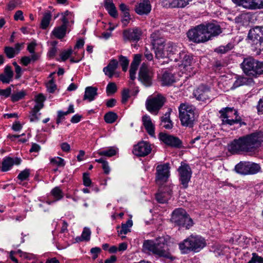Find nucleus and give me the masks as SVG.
Segmentation results:
<instances>
[{"instance_id": "obj_1", "label": "nucleus", "mask_w": 263, "mask_h": 263, "mask_svg": "<svg viewBox=\"0 0 263 263\" xmlns=\"http://www.w3.org/2000/svg\"><path fill=\"white\" fill-rule=\"evenodd\" d=\"M263 141V132H256L239 137L231 141L228 145L232 154L254 152Z\"/></svg>"}, {"instance_id": "obj_2", "label": "nucleus", "mask_w": 263, "mask_h": 263, "mask_svg": "<svg viewBox=\"0 0 263 263\" xmlns=\"http://www.w3.org/2000/svg\"><path fill=\"white\" fill-rule=\"evenodd\" d=\"M143 248L153 254L160 257L172 259L166 243V240L163 237H159L155 240H146L144 241Z\"/></svg>"}, {"instance_id": "obj_3", "label": "nucleus", "mask_w": 263, "mask_h": 263, "mask_svg": "<svg viewBox=\"0 0 263 263\" xmlns=\"http://www.w3.org/2000/svg\"><path fill=\"white\" fill-rule=\"evenodd\" d=\"M205 246V239L198 235H191L179 243V249L183 254H187L191 251L198 252Z\"/></svg>"}, {"instance_id": "obj_4", "label": "nucleus", "mask_w": 263, "mask_h": 263, "mask_svg": "<svg viewBox=\"0 0 263 263\" xmlns=\"http://www.w3.org/2000/svg\"><path fill=\"white\" fill-rule=\"evenodd\" d=\"M241 68L243 72L248 76L257 78L263 74V62L251 57L243 60L241 64Z\"/></svg>"}, {"instance_id": "obj_5", "label": "nucleus", "mask_w": 263, "mask_h": 263, "mask_svg": "<svg viewBox=\"0 0 263 263\" xmlns=\"http://www.w3.org/2000/svg\"><path fill=\"white\" fill-rule=\"evenodd\" d=\"M179 111L181 124L184 126L192 127L197 118L195 107L182 103L179 107Z\"/></svg>"}, {"instance_id": "obj_6", "label": "nucleus", "mask_w": 263, "mask_h": 263, "mask_svg": "<svg viewBox=\"0 0 263 263\" xmlns=\"http://www.w3.org/2000/svg\"><path fill=\"white\" fill-rule=\"evenodd\" d=\"M222 124L232 125L239 123L240 126L246 124L241 122V118L238 116V112L233 108L226 107L219 111Z\"/></svg>"}, {"instance_id": "obj_7", "label": "nucleus", "mask_w": 263, "mask_h": 263, "mask_svg": "<svg viewBox=\"0 0 263 263\" xmlns=\"http://www.w3.org/2000/svg\"><path fill=\"white\" fill-rule=\"evenodd\" d=\"M171 221L176 225L190 229L193 226V221L186 211L182 208L175 210L172 214Z\"/></svg>"}, {"instance_id": "obj_8", "label": "nucleus", "mask_w": 263, "mask_h": 263, "mask_svg": "<svg viewBox=\"0 0 263 263\" xmlns=\"http://www.w3.org/2000/svg\"><path fill=\"white\" fill-rule=\"evenodd\" d=\"M187 34L189 40L195 43H200L208 41L204 24L197 25L189 30Z\"/></svg>"}, {"instance_id": "obj_9", "label": "nucleus", "mask_w": 263, "mask_h": 263, "mask_svg": "<svg viewBox=\"0 0 263 263\" xmlns=\"http://www.w3.org/2000/svg\"><path fill=\"white\" fill-rule=\"evenodd\" d=\"M165 101V98L161 95H157L147 99L145 105L147 110L151 114L157 115Z\"/></svg>"}, {"instance_id": "obj_10", "label": "nucleus", "mask_w": 263, "mask_h": 263, "mask_svg": "<svg viewBox=\"0 0 263 263\" xmlns=\"http://www.w3.org/2000/svg\"><path fill=\"white\" fill-rule=\"evenodd\" d=\"M235 170L241 175L255 174L259 172L260 167L259 164L251 162H240L235 166Z\"/></svg>"}, {"instance_id": "obj_11", "label": "nucleus", "mask_w": 263, "mask_h": 263, "mask_svg": "<svg viewBox=\"0 0 263 263\" xmlns=\"http://www.w3.org/2000/svg\"><path fill=\"white\" fill-rule=\"evenodd\" d=\"M179 174V180L183 188L186 189L188 186V183L192 176V170L190 166L185 163H181L178 168Z\"/></svg>"}, {"instance_id": "obj_12", "label": "nucleus", "mask_w": 263, "mask_h": 263, "mask_svg": "<svg viewBox=\"0 0 263 263\" xmlns=\"http://www.w3.org/2000/svg\"><path fill=\"white\" fill-rule=\"evenodd\" d=\"M153 76V72L148 69L147 65L143 63L139 71V80L146 86H149L152 84Z\"/></svg>"}, {"instance_id": "obj_13", "label": "nucleus", "mask_w": 263, "mask_h": 263, "mask_svg": "<svg viewBox=\"0 0 263 263\" xmlns=\"http://www.w3.org/2000/svg\"><path fill=\"white\" fill-rule=\"evenodd\" d=\"M159 138L161 141L170 146L175 148L181 147V141L176 137L166 133H161L159 134Z\"/></svg>"}, {"instance_id": "obj_14", "label": "nucleus", "mask_w": 263, "mask_h": 263, "mask_svg": "<svg viewBox=\"0 0 263 263\" xmlns=\"http://www.w3.org/2000/svg\"><path fill=\"white\" fill-rule=\"evenodd\" d=\"M234 3L243 7L254 10L263 8V0H232Z\"/></svg>"}, {"instance_id": "obj_15", "label": "nucleus", "mask_w": 263, "mask_h": 263, "mask_svg": "<svg viewBox=\"0 0 263 263\" xmlns=\"http://www.w3.org/2000/svg\"><path fill=\"white\" fill-rule=\"evenodd\" d=\"M248 38L252 43L257 45L263 43V36H262L261 27L256 26L251 29L248 35Z\"/></svg>"}, {"instance_id": "obj_16", "label": "nucleus", "mask_w": 263, "mask_h": 263, "mask_svg": "<svg viewBox=\"0 0 263 263\" xmlns=\"http://www.w3.org/2000/svg\"><path fill=\"white\" fill-rule=\"evenodd\" d=\"M142 34L141 31L138 28L125 30L123 32V37L124 41L137 42L139 41Z\"/></svg>"}, {"instance_id": "obj_17", "label": "nucleus", "mask_w": 263, "mask_h": 263, "mask_svg": "<svg viewBox=\"0 0 263 263\" xmlns=\"http://www.w3.org/2000/svg\"><path fill=\"white\" fill-rule=\"evenodd\" d=\"M211 94L210 88L203 85H200L193 92L196 99L201 101L210 99Z\"/></svg>"}, {"instance_id": "obj_18", "label": "nucleus", "mask_w": 263, "mask_h": 263, "mask_svg": "<svg viewBox=\"0 0 263 263\" xmlns=\"http://www.w3.org/2000/svg\"><path fill=\"white\" fill-rule=\"evenodd\" d=\"M151 150V146L148 143L141 141L134 146L133 153L136 156L144 157L149 154Z\"/></svg>"}, {"instance_id": "obj_19", "label": "nucleus", "mask_w": 263, "mask_h": 263, "mask_svg": "<svg viewBox=\"0 0 263 263\" xmlns=\"http://www.w3.org/2000/svg\"><path fill=\"white\" fill-rule=\"evenodd\" d=\"M193 60L192 57L187 52L184 51H180L177 54L176 57L174 58L175 62H180L179 66H183L184 68L190 66Z\"/></svg>"}, {"instance_id": "obj_20", "label": "nucleus", "mask_w": 263, "mask_h": 263, "mask_svg": "<svg viewBox=\"0 0 263 263\" xmlns=\"http://www.w3.org/2000/svg\"><path fill=\"white\" fill-rule=\"evenodd\" d=\"M156 171V180L161 182L166 181L169 176V164L165 163L163 165H158Z\"/></svg>"}, {"instance_id": "obj_21", "label": "nucleus", "mask_w": 263, "mask_h": 263, "mask_svg": "<svg viewBox=\"0 0 263 263\" xmlns=\"http://www.w3.org/2000/svg\"><path fill=\"white\" fill-rule=\"evenodd\" d=\"M205 30L208 41L212 39V37L217 36L221 33V30L219 25L214 23L204 24Z\"/></svg>"}, {"instance_id": "obj_22", "label": "nucleus", "mask_w": 263, "mask_h": 263, "mask_svg": "<svg viewBox=\"0 0 263 263\" xmlns=\"http://www.w3.org/2000/svg\"><path fill=\"white\" fill-rule=\"evenodd\" d=\"M135 12L139 15H147L151 10V5L149 0H143L137 4L135 8Z\"/></svg>"}, {"instance_id": "obj_23", "label": "nucleus", "mask_w": 263, "mask_h": 263, "mask_svg": "<svg viewBox=\"0 0 263 263\" xmlns=\"http://www.w3.org/2000/svg\"><path fill=\"white\" fill-rule=\"evenodd\" d=\"M21 162V159L17 157H6L3 161L2 171L7 172L10 170L13 165H19Z\"/></svg>"}, {"instance_id": "obj_24", "label": "nucleus", "mask_w": 263, "mask_h": 263, "mask_svg": "<svg viewBox=\"0 0 263 263\" xmlns=\"http://www.w3.org/2000/svg\"><path fill=\"white\" fill-rule=\"evenodd\" d=\"M165 49L167 53V57L170 58L171 60H174V58L176 57L175 54L180 51V48L176 44L172 42H168L165 44Z\"/></svg>"}, {"instance_id": "obj_25", "label": "nucleus", "mask_w": 263, "mask_h": 263, "mask_svg": "<svg viewBox=\"0 0 263 263\" xmlns=\"http://www.w3.org/2000/svg\"><path fill=\"white\" fill-rule=\"evenodd\" d=\"M13 74L11 66L7 65L4 69V72L0 74V81L4 84H9L12 81Z\"/></svg>"}, {"instance_id": "obj_26", "label": "nucleus", "mask_w": 263, "mask_h": 263, "mask_svg": "<svg viewBox=\"0 0 263 263\" xmlns=\"http://www.w3.org/2000/svg\"><path fill=\"white\" fill-rule=\"evenodd\" d=\"M118 65V61L115 59H112L110 61L108 65L103 68V72L106 76H108L109 78H111L115 74Z\"/></svg>"}, {"instance_id": "obj_27", "label": "nucleus", "mask_w": 263, "mask_h": 263, "mask_svg": "<svg viewBox=\"0 0 263 263\" xmlns=\"http://www.w3.org/2000/svg\"><path fill=\"white\" fill-rule=\"evenodd\" d=\"M142 122L148 134L151 136H154L155 135V126L152 123L151 117L147 115L143 116Z\"/></svg>"}, {"instance_id": "obj_28", "label": "nucleus", "mask_w": 263, "mask_h": 263, "mask_svg": "<svg viewBox=\"0 0 263 263\" xmlns=\"http://www.w3.org/2000/svg\"><path fill=\"white\" fill-rule=\"evenodd\" d=\"M192 0H166L164 3L166 6L171 8H183Z\"/></svg>"}, {"instance_id": "obj_29", "label": "nucleus", "mask_w": 263, "mask_h": 263, "mask_svg": "<svg viewBox=\"0 0 263 263\" xmlns=\"http://www.w3.org/2000/svg\"><path fill=\"white\" fill-rule=\"evenodd\" d=\"M254 81L252 78L239 76L234 82L232 86L233 88H236L242 85H251L254 84Z\"/></svg>"}, {"instance_id": "obj_30", "label": "nucleus", "mask_w": 263, "mask_h": 263, "mask_svg": "<svg viewBox=\"0 0 263 263\" xmlns=\"http://www.w3.org/2000/svg\"><path fill=\"white\" fill-rule=\"evenodd\" d=\"M98 89L96 87L89 86L85 88L84 100H88L89 102L94 100L97 96Z\"/></svg>"}, {"instance_id": "obj_31", "label": "nucleus", "mask_w": 263, "mask_h": 263, "mask_svg": "<svg viewBox=\"0 0 263 263\" xmlns=\"http://www.w3.org/2000/svg\"><path fill=\"white\" fill-rule=\"evenodd\" d=\"M104 7L110 16L114 18L118 17V12L112 0H105Z\"/></svg>"}, {"instance_id": "obj_32", "label": "nucleus", "mask_w": 263, "mask_h": 263, "mask_svg": "<svg viewBox=\"0 0 263 263\" xmlns=\"http://www.w3.org/2000/svg\"><path fill=\"white\" fill-rule=\"evenodd\" d=\"M67 27L64 25L55 27L51 33V35L58 39H63L66 35Z\"/></svg>"}, {"instance_id": "obj_33", "label": "nucleus", "mask_w": 263, "mask_h": 263, "mask_svg": "<svg viewBox=\"0 0 263 263\" xmlns=\"http://www.w3.org/2000/svg\"><path fill=\"white\" fill-rule=\"evenodd\" d=\"M161 84L163 86L170 85L175 82L174 75L167 71H165L161 78Z\"/></svg>"}, {"instance_id": "obj_34", "label": "nucleus", "mask_w": 263, "mask_h": 263, "mask_svg": "<svg viewBox=\"0 0 263 263\" xmlns=\"http://www.w3.org/2000/svg\"><path fill=\"white\" fill-rule=\"evenodd\" d=\"M171 110L166 112L164 116L161 117V125L166 129H171L173 127V124L170 120Z\"/></svg>"}, {"instance_id": "obj_35", "label": "nucleus", "mask_w": 263, "mask_h": 263, "mask_svg": "<svg viewBox=\"0 0 263 263\" xmlns=\"http://www.w3.org/2000/svg\"><path fill=\"white\" fill-rule=\"evenodd\" d=\"M118 149L114 147H109L107 149L104 150H100L98 152V154L100 156H105L110 157L116 155Z\"/></svg>"}, {"instance_id": "obj_36", "label": "nucleus", "mask_w": 263, "mask_h": 263, "mask_svg": "<svg viewBox=\"0 0 263 263\" xmlns=\"http://www.w3.org/2000/svg\"><path fill=\"white\" fill-rule=\"evenodd\" d=\"M41 109V106L33 107L30 112V115L29 116V119L31 122H37L39 120V116H40L41 113H39V112Z\"/></svg>"}, {"instance_id": "obj_37", "label": "nucleus", "mask_w": 263, "mask_h": 263, "mask_svg": "<svg viewBox=\"0 0 263 263\" xmlns=\"http://www.w3.org/2000/svg\"><path fill=\"white\" fill-rule=\"evenodd\" d=\"M165 46H160L156 48L155 49V57L157 59H163L167 57V53L165 49Z\"/></svg>"}, {"instance_id": "obj_38", "label": "nucleus", "mask_w": 263, "mask_h": 263, "mask_svg": "<svg viewBox=\"0 0 263 263\" xmlns=\"http://www.w3.org/2000/svg\"><path fill=\"white\" fill-rule=\"evenodd\" d=\"M26 95L27 92L25 90L15 91L11 96V101L13 102H17L24 98Z\"/></svg>"}, {"instance_id": "obj_39", "label": "nucleus", "mask_w": 263, "mask_h": 263, "mask_svg": "<svg viewBox=\"0 0 263 263\" xmlns=\"http://www.w3.org/2000/svg\"><path fill=\"white\" fill-rule=\"evenodd\" d=\"M51 18V15L50 12H46L43 17L41 23V27L43 29H46L49 25Z\"/></svg>"}, {"instance_id": "obj_40", "label": "nucleus", "mask_w": 263, "mask_h": 263, "mask_svg": "<svg viewBox=\"0 0 263 263\" xmlns=\"http://www.w3.org/2000/svg\"><path fill=\"white\" fill-rule=\"evenodd\" d=\"M51 194L55 198V200L53 201L54 202L62 199L64 197L62 191L58 186L53 188L51 191Z\"/></svg>"}, {"instance_id": "obj_41", "label": "nucleus", "mask_w": 263, "mask_h": 263, "mask_svg": "<svg viewBox=\"0 0 263 263\" xmlns=\"http://www.w3.org/2000/svg\"><path fill=\"white\" fill-rule=\"evenodd\" d=\"M133 226V221L132 220H128L125 223H122L121 228L118 230L119 234H126L130 231L129 228Z\"/></svg>"}, {"instance_id": "obj_42", "label": "nucleus", "mask_w": 263, "mask_h": 263, "mask_svg": "<svg viewBox=\"0 0 263 263\" xmlns=\"http://www.w3.org/2000/svg\"><path fill=\"white\" fill-rule=\"evenodd\" d=\"M170 197L171 195L170 193H159L156 195V200L160 203L167 202Z\"/></svg>"}, {"instance_id": "obj_43", "label": "nucleus", "mask_w": 263, "mask_h": 263, "mask_svg": "<svg viewBox=\"0 0 263 263\" xmlns=\"http://www.w3.org/2000/svg\"><path fill=\"white\" fill-rule=\"evenodd\" d=\"M17 254L20 255V257H23L24 258L30 259H31V255L30 254H29L26 252H23L21 250H18L17 251H11L10 252V258L11 259L15 262H17V259L13 256V254Z\"/></svg>"}, {"instance_id": "obj_44", "label": "nucleus", "mask_w": 263, "mask_h": 263, "mask_svg": "<svg viewBox=\"0 0 263 263\" xmlns=\"http://www.w3.org/2000/svg\"><path fill=\"white\" fill-rule=\"evenodd\" d=\"M233 46L232 44L229 43L225 46H220L218 47L215 49V52L219 54H224L231 50L233 48Z\"/></svg>"}, {"instance_id": "obj_45", "label": "nucleus", "mask_w": 263, "mask_h": 263, "mask_svg": "<svg viewBox=\"0 0 263 263\" xmlns=\"http://www.w3.org/2000/svg\"><path fill=\"white\" fill-rule=\"evenodd\" d=\"M118 117L117 115L112 111L106 113L104 116L105 121L107 123H113L116 121Z\"/></svg>"}, {"instance_id": "obj_46", "label": "nucleus", "mask_w": 263, "mask_h": 263, "mask_svg": "<svg viewBox=\"0 0 263 263\" xmlns=\"http://www.w3.org/2000/svg\"><path fill=\"white\" fill-rule=\"evenodd\" d=\"M91 234V231L89 228H85L83 231L81 237L77 238V240L82 241L86 240L88 241L90 239Z\"/></svg>"}, {"instance_id": "obj_47", "label": "nucleus", "mask_w": 263, "mask_h": 263, "mask_svg": "<svg viewBox=\"0 0 263 263\" xmlns=\"http://www.w3.org/2000/svg\"><path fill=\"white\" fill-rule=\"evenodd\" d=\"M119 62L122 67V70L126 71L129 65V61L128 59L126 57L120 55L119 56Z\"/></svg>"}, {"instance_id": "obj_48", "label": "nucleus", "mask_w": 263, "mask_h": 263, "mask_svg": "<svg viewBox=\"0 0 263 263\" xmlns=\"http://www.w3.org/2000/svg\"><path fill=\"white\" fill-rule=\"evenodd\" d=\"M155 36V34L154 33L152 34L151 37L153 39L152 44L154 49H156V48L158 46H165V44L164 45V40L163 39H157Z\"/></svg>"}, {"instance_id": "obj_49", "label": "nucleus", "mask_w": 263, "mask_h": 263, "mask_svg": "<svg viewBox=\"0 0 263 263\" xmlns=\"http://www.w3.org/2000/svg\"><path fill=\"white\" fill-rule=\"evenodd\" d=\"M50 162L51 163L54 165H57L60 167H63L65 165L64 160L63 158L59 157L50 158Z\"/></svg>"}, {"instance_id": "obj_50", "label": "nucleus", "mask_w": 263, "mask_h": 263, "mask_svg": "<svg viewBox=\"0 0 263 263\" xmlns=\"http://www.w3.org/2000/svg\"><path fill=\"white\" fill-rule=\"evenodd\" d=\"M4 52L6 54L7 57L10 59L13 58L15 54H17L15 53V49L13 47L8 46L5 47Z\"/></svg>"}, {"instance_id": "obj_51", "label": "nucleus", "mask_w": 263, "mask_h": 263, "mask_svg": "<svg viewBox=\"0 0 263 263\" xmlns=\"http://www.w3.org/2000/svg\"><path fill=\"white\" fill-rule=\"evenodd\" d=\"M45 98L42 94H39L35 97L36 104L34 106L40 107L41 109L43 107L44 104L43 102L45 101Z\"/></svg>"}, {"instance_id": "obj_52", "label": "nucleus", "mask_w": 263, "mask_h": 263, "mask_svg": "<svg viewBox=\"0 0 263 263\" xmlns=\"http://www.w3.org/2000/svg\"><path fill=\"white\" fill-rule=\"evenodd\" d=\"M117 86L115 83H109L106 87V92L108 95L114 93L117 91Z\"/></svg>"}, {"instance_id": "obj_53", "label": "nucleus", "mask_w": 263, "mask_h": 263, "mask_svg": "<svg viewBox=\"0 0 263 263\" xmlns=\"http://www.w3.org/2000/svg\"><path fill=\"white\" fill-rule=\"evenodd\" d=\"M30 175V170L25 169L22 171L18 175L17 178L21 181L27 180Z\"/></svg>"}, {"instance_id": "obj_54", "label": "nucleus", "mask_w": 263, "mask_h": 263, "mask_svg": "<svg viewBox=\"0 0 263 263\" xmlns=\"http://www.w3.org/2000/svg\"><path fill=\"white\" fill-rule=\"evenodd\" d=\"M263 263V257L258 256L256 253H252V257L248 263Z\"/></svg>"}, {"instance_id": "obj_55", "label": "nucleus", "mask_w": 263, "mask_h": 263, "mask_svg": "<svg viewBox=\"0 0 263 263\" xmlns=\"http://www.w3.org/2000/svg\"><path fill=\"white\" fill-rule=\"evenodd\" d=\"M119 9L123 13V16L128 15L129 14V8L124 3H121L119 5Z\"/></svg>"}, {"instance_id": "obj_56", "label": "nucleus", "mask_w": 263, "mask_h": 263, "mask_svg": "<svg viewBox=\"0 0 263 263\" xmlns=\"http://www.w3.org/2000/svg\"><path fill=\"white\" fill-rule=\"evenodd\" d=\"M72 53V50L69 49L67 50H64L60 54L61 58L63 61H65L69 58L70 55Z\"/></svg>"}, {"instance_id": "obj_57", "label": "nucleus", "mask_w": 263, "mask_h": 263, "mask_svg": "<svg viewBox=\"0 0 263 263\" xmlns=\"http://www.w3.org/2000/svg\"><path fill=\"white\" fill-rule=\"evenodd\" d=\"M83 184L86 186H89L91 184V180L89 176V174L84 173L83 175Z\"/></svg>"}, {"instance_id": "obj_58", "label": "nucleus", "mask_w": 263, "mask_h": 263, "mask_svg": "<svg viewBox=\"0 0 263 263\" xmlns=\"http://www.w3.org/2000/svg\"><path fill=\"white\" fill-rule=\"evenodd\" d=\"M138 67L130 65L129 69V75L130 78L132 80H134L136 78V71L138 69Z\"/></svg>"}, {"instance_id": "obj_59", "label": "nucleus", "mask_w": 263, "mask_h": 263, "mask_svg": "<svg viewBox=\"0 0 263 263\" xmlns=\"http://www.w3.org/2000/svg\"><path fill=\"white\" fill-rule=\"evenodd\" d=\"M129 89H124L122 93V102L123 104H125L128 100L129 98Z\"/></svg>"}, {"instance_id": "obj_60", "label": "nucleus", "mask_w": 263, "mask_h": 263, "mask_svg": "<svg viewBox=\"0 0 263 263\" xmlns=\"http://www.w3.org/2000/svg\"><path fill=\"white\" fill-rule=\"evenodd\" d=\"M141 61V55L140 54H136L134 55V60L131 63V65L139 67V65Z\"/></svg>"}, {"instance_id": "obj_61", "label": "nucleus", "mask_w": 263, "mask_h": 263, "mask_svg": "<svg viewBox=\"0 0 263 263\" xmlns=\"http://www.w3.org/2000/svg\"><path fill=\"white\" fill-rule=\"evenodd\" d=\"M46 87L48 91L50 93H53L56 89V85L52 81L47 83Z\"/></svg>"}, {"instance_id": "obj_62", "label": "nucleus", "mask_w": 263, "mask_h": 263, "mask_svg": "<svg viewBox=\"0 0 263 263\" xmlns=\"http://www.w3.org/2000/svg\"><path fill=\"white\" fill-rule=\"evenodd\" d=\"M101 250L99 247L92 248L90 250V252L92 254V258L96 259L98 257V254L100 253Z\"/></svg>"}, {"instance_id": "obj_63", "label": "nucleus", "mask_w": 263, "mask_h": 263, "mask_svg": "<svg viewBox=\"0 0 263 263\" xmlns=\"http://www.w3.org/2000/svg\"><path fill=\"white\" fill-rule=\"evenodd\" d=\"M11 91V87H9L5 89H0V95L7 98L10 96Z\"/></svg>"}, {"instance_id": "obj_64", "label": "nucleus", "mask_w": 263, "mask_h": 263, "mask_svg": "<svg viewBox=\"0 0 263 263\" xmlns=\"http://www.w3.org/2000/svg\"><path fill=\"white\" fill-rule=\"evenodd\" d=\"M14 19L15 21H17L18 20L23 21L24 19V16H23V13L21 10H17L16 11L14 15Z\"/></svg>"}]
</instances>
